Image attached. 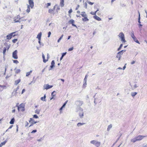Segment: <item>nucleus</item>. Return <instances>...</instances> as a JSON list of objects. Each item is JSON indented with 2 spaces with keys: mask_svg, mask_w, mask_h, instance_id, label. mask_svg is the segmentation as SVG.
Wrapping results in <instances>:
<instances>
[{
  "mask_svg": "<svg viewBox=\"0 0 147 147\" xmlns=\"http://www.w3.org/2000/svg\"><path fill=\"white\" fill-rule=\"evenodd\" d=\"M85 124V123H78L77 124V126L78 127H80L81 126L83 125H84Z\"/></svg>",
  "mask_w": 147,
  "mask_h": 147,
  "instance_id": "22",
  "label": "nucleus"
},
{
  "mask_svg": "<svg viewBox=\"0 0 147 147\" xmlns=\"http://www.w3.org/2000/svg\"><path fill=\"white\" fill-rule=\"evenodd\" d=\"M2 88H3V89H4L6 87V86L5 85H1V87Z\"/></svg>",
  "mask_w": 147,
  "mask_h": 147,
  "instance_id": "59",
  "label": "nucleus"
},
{
  "mask_svg": "<svg viewBox=\"0 0 147 147\" xmlns=\"http://www.w3.org/2000/svg\"><path fill=\"white\" fill-rule=\"evenodd\" d=\"M135 62H135V61H132L131 62V64L133 65V64H134L135 63Z\"/></svg>",
  "mask_w": 147,
  "mask_h": 147,
  "instance_id": "63",
  "label": "nucleus"
},
{
  "mask_svg": "<svg viewBox=\"0 0 147 147\" xmlns=\"http://www.w3.org/2000/svg\"><path fill=\"white\" fill-rule=\"evenodd\" d=\"M55 92V91H54L52 93H51V95L53 96H54L55 95V94H54V93Z\"/></svg>",
  "mask_w": 147,
  "mask_h": 147,
  "instance_id": "56",
  "label": "nucleus"
},
{
  "mask_svg": "<svg viewBox=\"0 0 147 147\" xmlns=\"http://www.w3.org/2000/svg\"><path fill=\"white\" fill-rule=\"evenodd\" d=\"M51 32H48V37H50V35H51Z\"/></svg>",
  "mask_w": 147,
  "mask_h": 147,
  "instance_id": "54",
  "label": "nucleus"
},
{
  "mask_svg": "<svg viewBox=\"0 0 147 147\" xmlns=\"http://www.w3.org/2000/svg\"><path fill=\"white\" fill-rule=\"evenodd\" d=\"M53 86L51 85H49L48 84H45L43 86V89H44L47 90L50 88H52Z\"/></svg>",
  "mask_w": 147,
  "mask_h": 147,
  "instance_id": "9",
  "label": "nucleus"
},
{
  "mask_svg": "<svg viewBox=\"0 0 147 147\" xmlns=\"http://www.w3.org/2000/svg\"><path fill=\"white\" fill-rule=\"evenodd\" d=\"M37 131V130L36 129H34L33 130L32 132H31V133H34L36 132Z\"/></svg>",
  "mask_w": 147,
  "mask_h": 147,
  "instance_id": "49",
  "label": "nucleus"
},
{
  "mask_svg": "<svg viewBox=\"0 0 147 147\" xmlns=\"http://www.w3.org/2000/svg\"><path fill=\"white\" fill-rule=\"evenodd\" d=\"M40 40H38V43L40 45L43 46V44L42 43H41L40 41Z\"/></svg>",
  "mask_w": 147,
  "mask_h": 147,
  "instance_id": "52",
  "label": "nucleus"
},
{
  "mask_svg": "<svg viewBox=\"0 0 147 147\" xmlns=\"http://www.w3.org/2000/svg\"><path fill=\"white\" fill-rule=\"evenodd\" d=\"M46 98V96L45 94L43 97H41L40 98V100H42L43 101H46V99H45Z\"/></svg>",
  "mask_w": 147,
  "mask_h": 147,
  "instance_id": "23",
  "label": "nucleus"
},
{
  "mask_svg": "<svg viewBox=\"0 0 147 147\" xmlns=\"http://www.w3.org/2000/svg\"><path fill=\"white\" fill-rule=\"evenodd\" d=\"M30 11V5H28L27 6V9L26 10V12L28 13H29Z\"/></svg>",
  "mask_w": 147,
  "mask_h": 147,
  "instance_id": "30",
  "label": "nucleus"
},
{
  "mask_svg": "<svg viewBox=\"0 0 147 147\" xmlns=\"http://www.w3.org/2000/svg\"><path fill=\"white\" fill-rule=\"evenodd\" d=\"M42 57L43 59V61L44 63H45L47 61H48V59L46 60L45 59V57L44 54L42 53Z\"/></svg>",
  "mask_w": 147,
  "mask_h": 147,
  "instance_id": "19",
  "label": "nucleus"
},
{
  "mask_svg": "<svg viewBox=\"0 0 147 147\" xmlns=\"http://www.w3.org/2000/svg\"><path fill=\"white\" fill-rule=\"evenodd\" d=\"M25 90L24 89H23L22 90V94H23L25 92Z\"/></svg>",
  "mask_w": 147,
  "mask_h": 147,
  "instance_id": "61",
  "label": "nucleus"
},
{
  "mask_svg": "<svg viewBox=\"0 0 147 147\" xmlns=\"http://www.w3.org/2000/svg\"><path fill=\"white\" fill-rule=\"evenodd\" d=\"M16 106L18 107V111H20V109L24 107V105L22 104H21L19 106L16 105Z\"/></svg>",
  "mask_w": 147,
  "mask_h": 147,
  "instance_id": "13",
  "label": "nucleus"
},
{
  "mask_svg": "<svg viewBox=\"0 0 147 147\" xmlns=\"http://www.w3.org/2000/svg\"><path fill=\"white\" fill-rule=\"evenodd\" d=\"M118 55H119L121 56V55H123V53L121 51H120L117 53Z\"/></svg>",
  "mask_w": 147,
  "mask_h": 147,
  "instance_id": "42",
  "label": "nucleus"
},
{
  "mask_svg": "<svg viewBox=\"0 0 147 147\" xmlns=\"http://www.w3.org/2000/svg\"><path fill=\"white\" fill-rule=\"evenodd\" d=\"M67 53H62V56L60 58V60H61L63 58V57L66 55Z\"/></svg>",
  "mask_w": 147,
  "mask_h": 147,
  "instance_id": "27",
  "label": "nucleus"
},
{
  "mask_svg": "<svg viewBox=\"0 0 147 147\" xmlns=\"http://www.w3.org/2000/svg\"><path fill=\"white\" fill-rule=\"evenodd\" d=\"M42 140H43V139L42 138H40V139L38 140L37 141L38 142H40Z\"/></svg>",
  "mask_w": 147,
  "mask_h": 147,
  "instance_id": "62",
  "label": "nucleus"
},
{
  "mask_svg": "<svg viewBox=\"0 0 147 147\" xmlns=\"http://www.w3.org/2000/svg\"><path fill=\"white\" fill-rule=\"evenodd\" d=\"M86 81H87V80H84L83 85V87H84V86L86 87V86L87 84Z\"/></svg>",
  "mask_w": 147,
  "mask_h": 147,
  "instance_id": "33",
  "label": "nucleus"
},
{
  "mask_svg": "<svg viewBox=\"0 0 147 147\" xmlns=\"http://www.w3.org/2000/svg\"><path fill=\"white\" fill-rule=\"evenodd\" d=\"M20 109H21V110L22 111H24L25 110L24 107Z\"/></svg>",
  "mask_w": 147,
  "mask_h": 147,
  "instance_id": "64",
  "label": "nucleus"
},
{
  "mask_svg": "<svg viewBox=\"0 0 147 147\" xmlns=\"http://www.w3.org/2000/svg\"><path fill=\"white\" fill-rule=\"evenodd\" d=\"M76 104L78 106H80L83 104V102L80 100H77L75 102Z\"/></svg>",
  "mask_w": 147,
  "mask_h": 147,
  "instance_id": "8",
  "label": "nucleus"
},
{
  "mask_svg": "<svg viewBox=\"0 0 147 147\" xmlns=\"http://www.w3.org/2000/svg\"><path fill=\"white\" fill-rule=\"evenodd\" d=\"M40 111V110H39V109H37L35 111V113L38 114H39Z\"/></svg>",
  "mask_w": 147,
  "mask_h": 147,
  "instance_id": "36",
  "label": "nucleus"
},
{
  "mask_svg": "<svg viewBox=\"0 0 147 147\" xmlns=\"http://www.w3.org/2000/svg\"><path fill=\"white\" fill-rule=\"evenodd\" d=\"M81 15L83 17H87V15L86 14V12L84 11L81 12Z\"/></svg>",
  "mask_w": 147,
  "mask_h": 147,
  "instance_id": "18",
  "label": "nucleus"
},
{
  "mask_svg": "<svg viewBox=\"0 0 147 147\" xmlns=\"http://www.w3.org/2000/svg\"><path fill=\"white\" fill-rule=\"evenodd\" d=\"M63 34L60 37V38L58 40H57L58 42H60V41L63 38Z\"/></svg>",
  "mask_w": 147,
  "mask_h": 147,
  "instance_id": "37",
  "label": "nucleus"
},
{
  "mask_svg": "<svg viewBox=\"0 0 147 147\" xmlns=\"http://www.w3.org/2000/svg\"><path fill=\"white\" fill-rule=\"evenodd\" d=\"M53 11V10L51 9H49V12L50 13H51L52 12V11Z\"/></svg>",
  "mask_w": 147,
  "mask_h": 147,
  "instance_id": "58",
  "label": "nucleus"
},
{
  "mask_svg": "<svg viewBox=\"0 0 147 147\" xmlns=\"http://www.w3.org/2000/svg\"><path fill=\"white\" fill-rule=\"evenodd\" d=\"M74 20L73 19L70 20L69 22H68L70 24H71L72 25L74 24Z\"/></svg>",
  "mask_w": 147,
  "mask_h": 147,
  "instance_id": "31",
  "label": "nucleus"
},
{
  "mask_svg": "<svg viewBox=\"0 0 147 147\" xmlns=\"http://www.w3.org/2000/svg\"><path fill=\"white\" fill-rule=\"evenodd\" d=\"M90 143L94 145L96 147H98L100 144V142L95 140H92L90 142Z\"/></svg>",
  "mask_w": 147,
  "mask_h": 147,
  "instance_id": "4",
  "label": "nucleus"
},
{
  "mask_svg": "<svg viewBox=\"0 0 147 147\" xmlns=\"http://www.w3.org/2000/svg\"><path fill=\"white\" fill-rule=\"evenodd\" d=\"M79 115L81 119L83 117L84 113L83 112V111H80L79 112Z\"/></svg>",
  "mask_w": 147,
  "mask_h": 147,
  "instance_id": "14",
  "label": "nucleus"
},
{
  "mask_svg": "<svg viewBox=\"0 0 147 147\" xmlns=\"http://www.w3.org/2000/svg\"><path fill=\"white\" fill-rule=\"evenodd\" d=\"M19 86H18V87L17 88H16V89H14L13 93L15 91V93H17V91L19 89Z\"/></svg>",
  "mask_w": 147,
  "mask_h": 147,
  "instance_id": "40",
  "label": "nucleus"
},
{
  "mask_svg": "<svg viewBox=\"0 0 147 147\" xmlns=\"http://www.w3.org/2000/svg\"><path fill=\"white\" fill-rule=\"evenodd\" d=\"M29 3V4L30 7L31 8H32L34 6V2L32 0H28Z\"/></svg>",
  "mask_w": 147,
  "mask_h": 147,
  "instance_id": "10",
  "label": "nucleus"
},
{
  "mask_svg": "<svg viewBox=\"0 0 147 147\" xmlns=\"http://www.w3.org/2000/svg\"><path fill=\"white\" fill-rule=\"evenodd\" d=\"M88 74H86L85 76V77L84 79V80H87V78L88 77Z\"/></svg>",
  "mask_w": 147,
  "mask_h": 147,
  "instance_id": "51",
  "label": "nucleus"
},
{
  "mask_svg": "<svg viewBox=\"0 0 147 147\" xmlns=\"http://www.w3.org/2000/svg\"><path fill=\"white\" fill-rule=\"evenodd\" d=\"M123 45L122 44H121L120 45L119 47L117 49L118 51H119L121 50V48L123 46Z\"/></svg>",
  "mask_w": 147,
  "mask_h": 147,
  "instance_id": "39",
  "label": "nucleus"
},
{
  "mask_svg": "<svg viewBox=\"0 0 147 147\" xmlns=\"http://www.w3.org/2000/svg\"><path fill=\"white\" fill-rule=\"evenodd\" d=\"M76 112H80V111H83V109L81 108L80 106H77V107L76 109Z\"/></svg>",
  "mask_w": 147,
  "mask_h": 147,
  "instance_id": "12",
  "label": "nucleus"
},
{
  "mask_svg": "<svg viewBox=\"0 0 147 147\" xmlns=\"http://www.w3.org/2000/svg\"><path fill=\"white\" fill-rule=\"evenodd\" d=\"M21 80L20 79L18 80L15 81V84L16 85H17L20 82Z\"/></svg>",
  "mask_w": 147,
  "mask_h": 147,
  "instance_id": "26",
  "label": "nucleus"
},
{
  "mask_svg": "<svg viewBox=\"0 0 147 147\" xmlns=\"http://www.w3.org/2000/svg\"><path fill=\"white\" fill-rule=\"evenodd\" d=\"M13 61L14 63L18 64L19 63V62L17 60H13Z\"/></svg>",
  "mask_w": 147,
  "mask_h": 147,
  "instance_id": "43",
  "label": "nucleus"
},
{
  "mask_svg": "<svg viewBox=\"0 0 147 147\" xmlns=\"http://www.w3.org/2000/svg\"><path fill=\"white\" fill-rule=\"evenodd\" d=\"M131 36L132 38L136 42L138 43V44H140V42H139L138 40H137L136 37H135V36H134V33L133 31H132L131 34Z\"/></svg>",
  "mask_w": 147,
  "mask_h": 147,
  "instance_id": "5",
  "label": "nucleus"
},
{
  "mask_svg": "<svg viewBox=\"0 0 147 147\" xmlns=\"http://www.w3.org/2000/svg\"><path fill=\"white\" fill-rule=\"evenodd\" d=\"M84 18H82V21L84 22H86L88 21L89 20V19L87 18V17H85Z\"/></svg>",
  "mask_w": 147,
  "mask_h": 147,
  "instance_id": "25",
  "label": "nucleus"
},
{
  "mask_svg": "<svg viewBox=\"0 0 147 147\" xmlns=\"http://www.w3.org/2000/svg\"><path fill=\"white\" fill-rule=\"evenodd\" d=\"M140 13H139V17H138V22L139 24H140L141 23V22H140Z\"/></svg>",
  "mask_w": 147,
  "mask_h": 147,
  "instance_id": "38",
  "label": "nucleus"
},
{
  "mask_svg": "<svg viewBox=\"0 0 147 147\" xmlns=\"http://www.w3.org/2000/svg\"><path fill=\"white\" fill-rule=\"evenodd\" d=\"M42 35V33L41 32H40L37 35L36 38H37L38 40H41V37Z\"/></svg>",
  "mask_w": 147,
  "mask_h": 147,
  "instance_id": "16",
  "label": "nucleus"
},
{
  "mask_svg": "<svg viewBox=\"0 0 147 147\" xmlns=\"http://www.w3.org/2000/svg\"><path fill=\"white\" fill-rule=\"evenodd\" d=\"M33 118H34L37 119V118H38V116L37 115H33Z\"/></svg>",
  "mask_w": 147,
  "mask_h": 147,
  "instance_id": "45",
  "label": "nucleus"
},
{
  "mask_svg": "<svg viewBox=\"0 0 147 147\" xmlns=\"http://www.w3.org/2000/svg\"><path fill=\"white\" fill-rule=\"evenodd\" d=\"M84 6L85 7L86 9L87 8V4L86 3H84Z\"/></svg>",
  "mask_w": 147,
  "mask_h": 147,
  "instance_id": "47",
  "label": "nucleus"
},
{
  "mask_svg": "<svg viewBox=\"0 0 147 147\" xmlns=\"http://www.w3.org/2000/svg\"><path fill=\"white\" fill-rule=\"evenodd\" d=\"M135 83L136 82H134V83L130 82H129V85L130 86V88L131 89L134 90L138 87V85L137 84H135Z\"/></svg>",
  "mask_w": 147,
  "mask_h": 147,
  "instance_id": "3",
  "label": "nucleus"
},
{
  "mask_svg": "<svg viewBox=\"0 0 147 147\" xmlns=\"http://www.w3.org/2000/svg\"><path fill=\"white\" fill-rule=\"evenodd\" d=\"M18 40V39H14L12 40V42L13 43H15Z\"/></svg>",
  "mask_w": 147,
  "mask_h": 147,
  "instance_id": "46",
  "label": "nucleus"
},
{
  "mask_svg": "<svg viewBox=\"0 0 147 147\" xmlns=\"http://www.w3.org/2000/svg\"><path fill=\"white\" fill-rule=\"evenodd\" d=\"M64 0H60V5L61 7H63L64 6Z\"/></svg>",
  "mask_w": 147,
  "mask_h": 147,
  "instance_id": "20",
  "label": "nucleus"
},
{
  "mask_svg": "<svg viewBox=\"0 0 147 147\" xmlns=\"http://www.w3.org/2000/svg\"><path fill=\"white\" fill-rule=\"evenodd\" d=\"M121 56H120V55H118V54L117 53L116 57L117 58H118V60L119 61L121 59Z\"/></svg>",
  "mask_w": 147,
  "mask_h": 147,
  "instance_id": "35",
  "label": "nucleus"
},
{
  "mask_svg": "<svg viewBox=\"0 0 147 147\" xmlns=\"http://www.w3.org/2000/svg\"><path fill=\"white\" fill-rule=\"evenodd\" d=\"M131 142H132L133 143H134L135 142H136V141H137V139H136V137H135L133 139H132L131 140Z\"/></svg>",
  "mask_w": 147,
  "mask_h": 147,
  "instance_id": "29",
  "label": "nucleus"
},
{
  "mask_svg": "<svg viewBox=\"0 0 147 147\" xmlns=\"http://www.w3.org/2000/svg\"><path fill=\"white\" fill-rule=\"evenodd\" d=\"M6 142V141H4L1 143L0 144V147H1L3 145H4Z\"/></svg>",
  "mask_w": 147,
  "mask_h": 147,
  "instance_id": "32",
  "label": "nucleus"
},
{
  "mask_svg": "<svg viewBox=\"0 0 147 147\" xmlns=\"http://www.w3.org/2000/svg\"><path fill=\"white\" fill-rule=\"evenodd\" d=\"M4 48V50L3 51V54L4 55L5 54V52L6 51V49L5 48Z\"/></svg>",
  "mask_w": 147,
  "mask_h": 147,
  "instance_id": "48",
  "label": "nucleus"
},
{
  "mask_svg": "<svg viewBox=\"0 0 147 147\" xmlns=\"http://www.w3.org/2000/svg\"><path fill=\"white\" fill-rule=\"evenodd\" d=\"M119 37L121 39V41L123 43H125L126 42L125 38V36L124 34L122 32H120L118 35Z\"/></svg>",
  "mask_w": 147,
  "mask_h": 147,
  "instance_id": "2",
  "label": "nucleus"
},
{
  "mask_svg": "<svg viewBox=\"0 0 147 147\" xmlns=\"http://www.w3.org/2000/svg\"><path fill=\"white\" fill-rule=\"evenodd\" d=\"M137 94V92H131V95L132 97L135 96Z\"/></svg>",
  "mask_w": 147,
  "mask_h": 147,
  "instance_id": "24",
  "label": "nucleus"
},
{
  "mask_svg": "<svg viewBox=\"0 0 147 147\" xmlns=\"http://www.w3.org/2000/svg\"><path fill=\"white\" fill-rule=\"evenodd\" d=\"M112 124H110L108 126V127L107 128V131H109L110 129L112 128Z\"/></svg>",
  "mask_w": 147,
  "mask_h": 147,
  "instance_id": "21",
  "label": "nucleus"
},
{
  "mask_svg": "<svg viewBox=\"0 0 147 147\" xmlns=\"http://www.w3.org/2000/svg\"><path fill=\"white\" fill-rule=\"evenodd\" d=\"M14 121H15V119H14V118H13L11 119V120L9 122V123L11 124H13V123H14Z\"/></svg>",
  "mask_w": 147,
  "mask_h": 147,
  "instance_id": "28",
  "label": "nucleus"
},
{
  "mask_svg": "<svg viewBox=\"0 0 147 147\" xmlns=\"http://www.w3.org/2000/svg\"><path fill=\"white\" fill-rule=\"evenodd\" d=\"M121 6L122 7H124L126 6V5L124 4H121Z\"/></svg>",
  "mask_w": 147,
  "mask_h": 147,
  "instance_id": "55",
  "label": "nucleus"
},
{
  "mask_svg": "<svg viewBox=\"0 0 147 147\" xmlns=\"http://www.w3.org/2000/svg\"><path fill=\"white\" fill-rule=\"evenodd\" d=\"M93 18L98 21H101V19L100 17L96 15L94 16Z\"/></svg>",
  "mask_w": 147,
  "mask_h": 147,
  "instance_id": "17",
  "label": "nucleus"
},
{
  "mask_svg": "<svg viewBox=\"0 0 147 147\" xmlns=\"http://www.w3.org/2000/svg\"><path fill=\"white\" fill-rule=\"evenodd\" d=\"M88 2L89 4H90L91 5H93L94 4V3H92V2H90V1H88Z\"/></svg>",
  "mask_w": 147,
  "mask_h": 147,
  "instance_id": "57",
  "label": "nucleus"
},
{
  "mask_svg": "<svg viewBox=\"0 0 147 147\" xmlns=\"http://www.w3.org/2000/svg\"><path fill=\"white\" fill-rule=\"evenodd\" d=\"M15 32H12L7 35L6 36L8 40L10 39L13 36V34L15 33Z\"/></svg>",
  "mask_w": 147,
  "mask_h": 147,
  "instance_id": "11",
  "label": "nucleus"
},
{
  "mask_svg": "<svg viewBox=\"0 0 147 147\" xmlns=\"http://www.w3.org/2000/svg\"><path fill=\"white\" fill-rule=\"evenodd\" d=\"M38 122L37 121H34V120H33V121L32 122V124H34L35 123H37Z\"/></svg>",
  "mask_w": 147,
  "mask_h": 147,
  "instance_id": "53",
  "label": "nucleus"
},
{
  "mask_svg": "<svg viewBox=\"0 0 147 147\" xmlns=\"http://www.w3.org/2000/svg\"><path fill=\"white\" fill-rule=\"evenodd\" d=\"M55 61L54 60H53L51 62V65L50 66L51 69H49V70H50L54 67H55Z\"/></svg>",
  "mask_w": 147,
  "mask_h": 147,
  "instance_id": "15",
  "label": "nucleus"
},
{
  "mask_svg": "<svg viewBox=\"0 0 147 147\" xmlns=\"http://www.w3.org/2000/svg\"><path fill=\"white\" fill-rule=\"evenodd\" d=\"M20 69H17L16 70V71H15V73L16 74H18L19 73H20Z\"/></svg>",
  "mask_w": 147,
  "mask_h": 147,
  "instance_id": "41",
  "label": "nucleus"
},
{
  "mask_svg": "<svg viewBox=\"0 0 147 147\" xmlns=\"http://www.w3.org/2000/svg\"><path fill=\"white\" fill-rule=\"evenodd\" d=\"M72 12V10L71 9H70L68 13H70Z\"/></svg>",
  "mask_w": 147,
  "mask_h": 147,
  "instance_id": "60",
  "label": "nucleus"
},
{
  "mask_svg": "<svg viewBox=\"0 0 147 147\" xmlns=\"http://www.w3.org/2000/svg\"><path fill=\"white\" fill-rule=\"evenodd\" d=\"M32 72V70H30L29 72H27L26 74V76H29L30 74Z\"/></svg>",
  "mask_w": 147,
  "mask_h": 147,
  "instance_id": "34",
  "label": "nucleus"
},
{
  "mask_svg": "<svg viewBox=\"0 0 147 147\" xmlns=\"http://www.w3.org/2000/svg\"><path fill=\"white\" fill-rule=\"evenodd\" d=\"M18 51L17 50H15L12 53V57L15 59H17L18 58Z\"/></svg>",
  "mask_w": 147,
  "mask_h": 147,
  "instance_id": "6",
  "label": "nucleus"
},
{
  "mask_svg": "<svg viewBox=\"0 0 147 147\" xmlns=\"http://www.w3.org/2000/svg\"><path fill=\"white\" fill-rule=\"evenodd\" d=\"M73 49H74L73 47L70 48L68 49V51H71L73 50Z\"/></svg>",
  "mask_w": 147,
  "mask_h": 147,
  "instance_id": "50",
  "label": "nucleus"
},
{
  "mask_svg": "<svg viewBox=\"0 0 147 147\" xmlns=\"http://www.w3.org/2000/svg\"><path fill=\"white\" fill-rule=\"evenodd\" d=\"M22 18H20L19 15H18L13 18V21L14 22L20 23L21 22L24 21V20L22 19Z\"/></svg>",
  "mask_w": 147,
  "mask_h": 147,
  "instance_id": "1",
  "label": "nucleus"
},
{
  "mask_svg": "<svg viewBox=\"0 0 147 147\" xmlns=\"http://www.w3.org/2000/svg\"><path fill=\"white\" fill-rule=\"evenodd\" d=\"M96 12H93L92 11L90 13L91 14H92L93 15H96Z\"/></svg>",
  "mask_w": 147,
  "mask_h": 147,
  "instance_id": "44",
  "label": "nucleus"
},
{
  "mask_svg": "<svg viewBox=\"0 0 147 147\" xmlns=\"http://www.w3.org/2000/svg\"><path fill=\"white\" fill-rule=\"evenodd\" d=\"M146 136H144L142 135H139L137 136L136 137L137 140L138 141H140L142 140L143 139L144 137H146Z\"/></svg>",
  "mask_w": 147,
  "mask_h": 147,
  "instance_id": "7",
  "label": "nucleus"
}]
</instances>
